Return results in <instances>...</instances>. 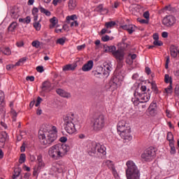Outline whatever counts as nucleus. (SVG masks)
<instances>
[{
	"instance_id": "6e6552de",
	"label": "nucleus",
	"mask_w": 179,
	"mask_h": 179,
	"mask_svg": "<svg viewBox=\"0 0 179 179\" xmlns=\"http://www.w3.org/2000/svg\"><path fill=\"white\" fill-rule=\"evenodd\" d=\"M134 96L138 100H141L140 103H148L149 100H150V92H143L141 93L137 92L136 93H134Z\"/></svg>"
},
{
	"instance_id": "20e7f679",
	"label": "nucleus",
	"mask_w": 179,
	"mask_h": 179,
	"mask_svg": "<svg viewBox=\"0 0 179 179\" xmlns=\"http://www.w3.org/2000/svg\"><path fill=\"white\" fill-rule=\"evenodd\" d=\"M57 132L52 130L39 134L38 138L41 140L43 145H51L57 140Z\"/></svg>"
},
{
	"instance_id": "473e14b6",
	"label": "nucleus",
	"mask_w": 179,
	"mask_h": 179,
	"mask_svg": "<svg viewBox=\"0 0 179 179\" xmlns=\"http://www.w3.org/2000/svg\"><path fill=\"white\" fill-rule=\"evenodd\" d=\"M98 146H99V143H94L92 145L91 149L90 150V153H93L94 155V153H96V151L98 149Z\"/></svg>"
},
{
	"instance_id": "864d4df0",
	"label": "nucleus",
	"mask_w": 179,
	"mask_h": 179,
	"mask_svg": "<svg viewBox=\"0 0 179 179\" xmlns=\"http://www.w3.org/2000/svg\"><path fill=\"white\" fill-rule=\"evenodd\" d=\"M3 52L5 55H10V49L6 48L3 50Z\"/></svg>"
},
{
	"instance_id": "4be33fe9",
	"label": "nucleus",
	"mask_w": 179,
	"mask_h": 179,
	"mask_svg": "<svg viewBox=\"0 0 179 179\" xmlns=\"http://www.w3.org/2000/svg\"><path fill=\"white\" fill-rule=\"evenodd\" d=\"M38 9H39L41 13H43L44 15H45V16H51V12L50 10L44 8V7H43V6L39 5Z\"/></svg>"
},
{
	"instance_id": "f704fd0d",
	"label": "nucleus",
	"mask_w": 179,
	"mask_h": 179,
	"mask_svg": "<svg viewBox=\"0 0 179 179\" xmlns=\"http://www.w3.org/2000/svg\"><path fill=\"white\" fill-rule=\"evenodd\" d=\"M164 82H165V83H170V85H171V82H173V78H171V77H170V76L169 74H165Z\"/></svg>"
},
{
	"instance_id": "e2e57ef3",
	"label": "nucleus",
	"mask_w": 179,
	"mask_h": 179,
	"mask_svg": "<svg viewBox=\"0 0 179 179\" xmlns=\"http://www.w3.org/2000/svg\"><path fill=\"white\" fill-rule=\"evenodd\" d=\"M85 48H86V44H83V45L77 46V50L78 51H81V50H83Z\"/></svg>"
},
{
	"instance_id": "f3484780",
	"label": "nucleus",
	"mask_w": 179,
	"mask_h": 179,
	"mask_svg": "<svg viewBox=\"0 0 179 179\" xmlns=\"http://www.w3.org/2000/svg\"><path fill=\"white\" fill-rule=\"evenodd\" d=\"M51 170H52L54 173H62L61 166H59V164L55 162L52 164Z\"/></svg>"
},
{
	"instance_id": "de8ad7c7",
	"label": "nucleus",
	"mask_w": 179,
	"mask_h": 179,
	"mask_svg": "<svg viewBox=\"0 0 179 179\" xmlns=\"http://www.w3.org/2000/svg\"><path fill=\"white\" fill-rule=\"evenodd\" d=\"M15 174L13 176V177H19L20 176V169H16L14 170Z\"/></svg>"
},
{
	"instance_id": "ddd939ff",
	"label": "nucleus",
	"mask_w": 179,
	"mask_h": 179,
	"mask_svg": "<svg viewBox=\"0 0 179 179\" xmlns=\"http://www.w3.org/2000/svg\"><path fill=\"white\" fill-rule=\"evenodd\" d=\"M93 60H90L87 64L83 66L82 71H83V72H89V71H92V69H93Z\"/></svg>"
},
{
	"instance_id": "a878e982",
	"label": "nucleus",
	"mask_w": 179,
	"mask_h": 179,
	"mask_svg": "<svg viewBox=\"0 0 179 179\" xmlns=\"http://www.w3.org/2000/svg\"><path fill=\"white\" fill-rule=\"evenodd\" d=\"M16 27H17V22H13L8 27V31H10L11 33H13L15 30L16 29Z\"/></svg>"
},
{
	"instance_id": "5701e85b",
	"label": "nucleus",
	"mask_w": 179,
	"mask_h": 179,
	"mask_svg": "<svg viewBox=\"0 0 179 179\" xmlns=\"http://www.w3.org/2000/svg\"><path fill=\"white\" fill-rule=\"evenodd\" d=\"M103 69H104V71H106V72H103L104 76H108V75H110V72H111V66H110V64L106 63L103 65Z\"/></svg>"
},
{
	"instance_id": "a211bd4d",
	"label": "nucleus",
	"mask_w": 179,
	"mask_h": 179,
	"mask_svg": "<svg viewBox=\"0 0 179 179\" xmlns=\"http://www.w3.org/2000/svg\"><path fill=\"white\" fill-rule=\"evenodd\" d=\"M156 107H157L156 102H152L150 103L148 108V111L150 115H155V114L156 113Z\"/></svg>"
},
{
	"instance_id": "1a4fd4ad",
	"label": "nucleus",
	"mask_w": 179,
	"mask_h": 179,
	"mask_svg": "<svg viewBox=\"0 0 179 179\" xmlns=\"http://www.w3.org/2000/svg\"><path fill=\"white\" fill-rule=\"evenodd\" d=\"M162 24L166 27H173L176 24V17L173 15H166L162 20Z\"/></svg>"
},
{
	"instance_id": "69168bd1",
	"label": "nucleus",
	"mask_w": 179,
	"mask_h": 179,
	"mask_svg": "<svg viewBox=\"0 0 179 179\" xmlns=\"http://www.w3.org/2000/svg\"><path fill=\"white\" fill-rule=\"evenodd\" d=\"M60 142H62V143H65V142H66V141H68V138L65 136H62L59 138Z\"/></svg>"
},
{
	"instance_id": "5fc2aeb1",
	"label": "nucleus",
	"mask_w": 179,
	"mask_h": 179,
	"mask_svg": "<svg viewBox=\"0 0 179 179\" xmlns=\"http://www.w3.org/2000/svg\"><path fill=\"white\" fill-rule=\"evenodd\" d=\"M101 40L102 41H104L105 43L106 41H110V36L108 35H105L101 37Z\"/></svg>"
},
{
	"instance_id": "aec40b11",
	"label": "nucleus",
	"mask_w": 179,
	"mask_h": 179,
	"mask_svg": "<svg viewBox=\"0 0 179 179\" xmlns=\"http://www.w3.org/2000/svg\"><path fill=\"white\" fill-rule=\"evenodd\" d=\"M10 15L13 19H18L19 13L17 12V10L15 8H11L10 10Z\"/></svg>"
},
{
	"instance_id": "9d476101",
	"label": "nucleus",
	"mask_w": 179,
	"mask_h": 179,
	"mask_svg": "<svg viewBox=\"0 0 179 179\" xmlns=\"http://www.w3.org/2000/svg\"><path fill=\"white\" fill-rule=\"evenodd\" d=\"M120 135L122 139L125 141H131L132 139V136H131V127H128L123 131L120 132Z\"/></svg>"
},
{
	"instance_id": "2eb2a0df",
	"label": "nucleus",
	"mask_w": 179,
	"mask_h": 179,
	"mask_svg": "<svg viewBox=\"0 0 179 179\" xmlns=\"http://www.w3.org/2000/svg\"><path fill=\"white\" fill-rule=\"evenodd\" d=\"M8 134L5 132L0 134V148H3L6 142Z\"/></svg>"
},
{
	"instance_id": "338daca9",
	"label": "nucleus",
	"mask_w": 179,
	"mask_h": 179,
	"mask_svg": "<svg viewBox=\"0 0 179 179\" xmlns=\"http://www.w3.org/2000/svg\"><path fill=\"white\" fill-rule=\"evenodd\" d=\"M26 80H30V82H34V76H27Z\"/></svg>"
},
{
	"instance_id": "58836bf2",
	"label": "nucleus",
	"mask_w": 179,
	"mask_h": 179,
	"mask_svg": "<svg viewBox=\"0 0 179 179\" xmlns=\"http://www.w3.org/2000/svg\"><path fill=\"white\" fill-rule=\"evenodd\" d=\"M136 28V27L135 25L129 24V31H128L129 34H132V33H134V31H135Z\"/></svg>"
},
{
	"instance_id": "603ef678",
	"label": "nucleus",
	"mask_w": 179,
	"mask_h": 179,
	"mask_svg": "<svg viewBox=\"0 0 179 179\" xmlns=\"http://www.w3.org/2000/svg\"><path fill=\"white\" fill-rule=\"evenodd\" d=\"M169 64H170V56H166L165 69H169Z\"/></svg>"
},
{
	"instance_id": "c03bdc74",
	"label": "nucleus",
	"mask_w": 179,
	"mask_h": 179,
	"mask_svg": "<svg viewBox=\"0 0 179 179\" xmlns=\"http://www.w3.org/2000/svg\"><path fill=\"white\" fill-rule=\"evenodd\" d=\"M32 47H35V48H40V41H34L31 43Z\"/></svg>"
},
{
	"instance_id": "0e129e2a",
	"label": "nucleus",
	"mask_w": 179,
	"mask_h": 179,
	"mask_svg": "<svg viewBox=\"0 0 179 179\" xmlns=\"http://www.w3.org/2000/svg\"><path fill=\"white\" fill-rule=\"evenodd\" d=\"M175 94H176V96H179V85H176Z\"/></svg>"
},
{
	"instance_id": "6e6d98bb",
	"label": "nucleus",
	"mask_w": 179,
	"mask_h": 179,
	"mask_svg": "<svg viewBox=\"0 0 179 179\" xmlns=\"http://www.w3.org/2000/svg\"><path fill=\"white\" fill-rule=\"evenodd\" d=\"M36 71L40 73H43V71H44V67L43 66H38L36 67Z\"/></svg>"
},
{
	"instance_id": "f8f14e48",
	"label": "nucleus",
	"mask_w": 179,
	"mask_h": 179,
	"mask_svg": "<svg viewBox=\"0 0 179 179\" xmlns=\"http://www.w3.org/2000/svg\"><path fill=\"white\" fill-rule=\"evenodd\" d=\"M127 128H129V127H128V124H127V122H125L124 120H120L117 123V131L124 132V131H125V129H127Z\"/></svg>"
},
{
	"instance_id": "37998d69",
	"label": "nucleus",
	"mask_w": 179,
	"mask_h": 179,
	"mask_svg": "<svg viewBox=\"0 0 179 179\" xmlns=\"http://www.w3.org/2000/svg\"><path fill=\"white\" fill-rule=\"evenodd\" d=\"M116 49L117 48H115V45H110V46H109V49L108 50V52H111L113 54V55H114V52H115Z\"/></svg>"
},
{
	"instance_id": "c85d7f7f",
	"label": "nucleus",
	"mask_w": 179,
	"mask_h": 179,
	"mask_svg": "<svg viewBox=\"0 0 179 179\" xmlns=\"http://www.w3.org/2000/svg\"><path fill=\"white\" fill-rule=\"evenodd\" d=\"M97 8L98 11L100 12V13H102V15H107V13H108V9L103 8V5H99Z\"/></svg>"
},
{
	"instance_id": "9b49d317",
	"label": "nucleus",
	"mask_w": 179,
	"mask_h": 179,
	"mask_svg": "<svg viewBox=\"0 0 179 179\" xmlns=\"http://www.w3.org/2000/svg\"><path fill=\"white\" fill-rule=\"evenodd\" d=\"M113 57L121 62V61H124V57H125V53L122 51V50H117L113 52Z\"/></svg>"
},
{
	"instance_id": "b1692460",
	"label": "nucleus",
	"mask_w": 179,
	"mask_h": 179,
	"mask_svg": "<svg viewBox=\"0 0 179 179\" xmlns=\"http://www.w3.org/2000/svg\"><path fill=\"white\" fill-rule=\"evenodd\" d=\"M38 10H40V9H38V7H34L32 9V15L34 16V22H37L38 19Z\"/></svg>"
},
{
	"instance_id": "423d86ee",
	"label": "nucleus",
	"mask_w": 179,
	"mask_h": 179,
	"mask_svg": "<svg viewBox=\"0 0 179 179\" xmlns=\"http://www.w3.org/2000/svg\"><path fill=\"white\" fill-rule=\"evenodd\" d=\"M156 156V150L153 148H149L141 154V159L143 162H152Z\"/></svg>"
},
{
	"instance_id": "cd10ccee",
	"label": "nucleus",
	"mask_w": 179,
	"mask_h": 179,
	"mask_svg": "<svg viewBox=\"0 0 179 179\" xmlns=\"http://www.w3.org/2000/svg\"><path fill=\"white\" fill-rule=\"evenodd\" d=\"M103 164L107 166V167L110 169V170H113V169L115 168V166H114V164L113 163V161L110 160H106L103 162Z\"/></svg>"
},
{
	"instance_id": "c756f323",
	"label": "nucleus",
	"mask_w": 179,
	"mask_h": 179,
	"mask_svg": "<svg viewBox=\"0 0 179 179\" xmlns=\"http://www.w3.org/2000/svg\"><path fill=\"white\" fill-rule=\"evenodd\" d=\"M68 6L70 10H73L76 8V2H74L73 0H69Z\"/></svg>"
},
{
	"instance_id": "052dcab7",
	"label": "nucleus",
	"mask_w": 179,
	"mask_h": 179,
	"mask_svg": "<svg viewBox=\"0 0 179 179\" xmlns=\"http://www.w3.org/2000/svg\"><path fill=\"white\" fill-rule=\"evenodd\" d=\"M150 16V14L149 13V11H145L143 13V17H145V19H146L147 20H148Z\"/></svg>"
},
{
	"instance_id": "a19ab883",
	"label": "nucleus",
	"mask_w": 179,
	"mask_h": 179,
	"mask_svg": "<svg viewBox=\"0 0 179 179\" xmlns=\"http://www.w3.org/2000/svg\"><path fill=\"white\" fill-rule=\"evenodd\" d=\"M137 21L142 24H148L149 23V20L142 19L141 17L137 18Z\"/></svg>"
},
{
	"instance_id": "2f4dec72",
	"label": "nucleus",
	"mask_w": 179,
	"mask_h": 179,
	"mask_svg": "<svg viewBox=\"0 0 179 179\" xmlns=\"http://www.w3.org/2000/svg\"><path fill=\"white\" fill-rule=\"evenodd\" d=\"M19 22L20 23H26L27 24H29V23L31 22V19L30 18V16H27L25 18H20Z\"/></svg>"
},
{
	"instance_id": "412c9836",
	"label": "nucleus",
	"mask_w": 179,
	"mask_h": 179,
	"mask_svg": "<svg viewBox=\"0 0 179 179\" xmlns=\"http://www.w3.org/2000/svg\"><path fill=\"white\" fill-rule=\"evenodd\" d=\"M51 89V83L48 81H45L42 84V90L43 92H48Z\"/></svg>"
},
{
	"instance_id": "4468645a",
	"label": "nucleus",
	"mask_w": 179,
	"mask_h": 179,
	"mask_svg": "<svg viewBox=\"0 0 179 179\" xmlns=\"http://www.w3.org/2000/svg\"><path fill=\"white\" fill-rule=\"evenodd\" d=\"M56 93H57L59 96H61V97H64V99H71V93L67 92L62 89H57Z\"/></svg>"
},
{
	"instance_id": "72a5a7b5",
	"label": "nucleus",
	"mask_w": 179,
	"mask_h": 179,
	"mask_svg": "<svg viewBox=\"0 0 179 179\" xmlns=\"http://www.w3.org/2000/svg\"><path fill=\"white\" fill-rule=\"evenodd\" d=\"M146 90H147L146 85H141L140 87V90L136 89L134 93H138V92L141 93H146Z\"/></svg>"
},
{
	"instance_id": "774afa93",
	"label": "nucleus",
	"mask_w": 179,
	"mask_h": 179,
	"mask_svg": "<svg viewBox=\"0 0 179 179\" xmlns=\"http://www.w3.org/2000/svg\"><path fill=\"white\" fill-rule=\"evenodd\" d=\"M106 33H111V31H108V30H107V28L102 29L101 31V34H106Z\"/></svg>"
},
{
	"instance_id": "e433bc0d",
	"label": "nucleus",
	"mask_w": 179,
	"mask_h": 179,
	"mask_svg": "<svg viewBox=\"0 0 179 179\" xmlns=\"http://www.w3.org/2000/svg\"><path fill=\"white\" fill-rule=\"evenodd\" d=\"M34 29L37 30L38 31L41 29V24H40V22L35 21L33 24Z\"/></svg>"
},
{
	"instance_id": "7c9ffc66",
	"label": "nucleus",
	"mask_w": 179,
	"mask_h": 179,
	"mask_svg": "<svg viewBox=\"0 0 179 179\" xmlns=\"http://www.w3.org/2000/svg\"><path fill=\"white\" fill-rule=\"evenodd\" d=\"M115 24H117V23H115V21H110L105 23V27L106 29H113Z\"/></svg>"
},
{
	"instance_id": "393cba45",
	"label": "nucleus",
	"mask_w": 179,
	"mask_h": 179,
	"mask_svg": "<svg viewBox=\"0 0 179 179\" xmlns=\"http://www.w3.org/2000/svg\"><path fill=\"white\" fill-rule=\"evenodd\" d=\"M50 131H53L55 132H57V127L52 126L51 124H45V131L50 132Z\"/></svg>"
},
{
	"instance_id": "bb28decb",
	"label": "nucleus",
	"mask_w": 179,
	"mask_h": 179,
	"mask_svg": "<svg viewBox=\"0 0 179 179\" xmlns=\"http://www.w3.org/2000/svg\"><path fill=\"white\" fill-rule=\"evenodd\" d=\"M171 56L173 58H177V56L178 55V51L177 50V49H176V48H174V46L171 48Z\"/></svg>"
},
{
	"instance_id": "6ab92c4d",
	"label": "nucleus",
	"mask_w": 179,
	"mask_h": 179,
	"mask_svg": "<svg viewBox=\"0 0 179 179\" xmlns=\"http://www.w3.org/2000/svg\"><path fill=\"white\" fill-rule=\"evenodd\" d=\"M106 150V148H105L104 145H101L99 143H98V148L96 150L98 153H99L100 155H102V156H106V155H107V152Z\"/></svg>"
},
{
	"instance_id": "79ce46f5",
	"label": "nucleus",
	"mask_w": 179,
	"mask_h": 179,
	"mask_svg": "<svg viewBox=\"0 0 179 179\" xmlns=\"http://www.w3.org/2000/svg\"><path fill=\"white\" fill-rule=\"evenodd\" d=\"M166 139H167V141L174 140V136L173 135V133H171V131H169L167 133Z\"/></svg>"
},
{
	"instance_id": "a18cd8bd",
	"label": "nucleus",
	"mask_w": 179,
	"mask_h": 179,
	"mask_svg": "<svg viewBox=\"0 0 179 179\" xmlns=\"http://www.w3.org/2000/svg\"><path fill=\"white\" fill-rule=\"evenodd\" d=\"M57 44H60V45H64L65 44V38H60L57 41Z\"/></svg>"
},
{
	"instance_id": "ea45409f",
	"label": "nucleus",
	"mask_w": 179,
	"mask_h": 179,
	"mask_svg": "<svg viewBox=\"0 0 179 179\" xmlns=\"http://www.w3.org/2000/svg\"><path fill=\"white\" fill-rule=\"evenodd\" d=\"M173 90V81H171V84L168 86L167 88H165L166 93H171Z\"/></svg>"
},
{
	"instance_id": "49530a36",
	"label": "nucleus",
	"mask_w": 179,
	"mask_h": 179,
	"mask_svg": "<svg viewBox=\"0 0 179 179\" xmlns=\"http://www.w3.org/2000/svg\"><path fill=\"white\" fill-rule=\"evenodd\" d=\"M5 109V102H3V99H0V111H3Z\"/></svg>"
},
{
	"instance_id": "bf43d9fd",
	"label": "nucleus",
	"mask_w": 179,
	"mask_h": 179,
	"mask_svg": "<svg viewBox=\"0 0 179 179\" xmlns=\"http://www.w3.org/2000/svg\"><path fill=\"white\" fill-rule=\"evenodd\" d=\"M50 22L51 24H57L58 23V21L57 20V17H53L52 18H51L50 20Z\"/></svg>"
},
{
	"instance_id": "4c0bfd02",
	"label": "nucleus",
	"mask_w": 179,
	"mask_h": 179,
	"mask_svg": "<svg viewBox=\"0 0 179 179\" xmlns=\"http://www.w3.org/2000/svg\"><path fill=\"white\" fill-rule=\"evenodd\" d=\"M24 162H26V154H21L19 159V163L22 164Z\"/></svg>"
},
{
	"instance_id": "c9c22d12",
	"label": "nucleus",
	"mask_w": 179,
	"mask_h": 179,
	"mask_svg": "<svg viewBox=\"0 0 179 179\" xmlns=\"http://www.w3.org/2000/svg\"><path fill=\"white\" fill-rule=\"evenodd\" d=\"M75 19H78V16H76V15H68L66 17V20H67V23H69V22H71V20H75Z\"/></svg>"
},
{
	"instance_id": "dca6fc26",
	"label": "nucleus",
	"mask_w": 179,
	"mask_h": 179,
	"mask_svg": "<svg viewBox=\"0 0 179 179\" xmlns=\"http://www.w3.org/2000/svg\"><path fill=\"white\" fill-rule=\"evenodd\" d=\"M78 66L76 63H73L71 64H67L63 66V71H75Z\"/></svg>"
},
{
	"instance_id": "7ed1b4c3",
	"label": "nucleus",
	"mask_w": 179,
	"mask_h": 179,
	"mask_svg": "<svg viewBox=\"0 0 179 179\" xmlns=\"http://www.w3.org/2000/svg\"><path fill=\"white\" fill-rule=\"evenodd\" d=\"M126 177L127 179H141V172L138 166L132 160H129L126 163Z\"/></svg>"
},
{
	"instance_id": "8fccbe9b",
	"label": "nucleus",
	"mask_w": 179,
	"mask_h": 179,
	"mask_svg": "<svg viewBox=\"0 0 179 179\" xmlns=\"http://www.w3.org/2000/svg\"><path fill=\"white\" fill-rule=\"evenodd\" d=\"M41 101H43V99L40 96H38L36 103H35V106L38 107V106H40V104H41Z\"/></svg>"
},
{
	"instance_id": "39448f33",
	"label": "nucleus",
	"mask_w": 179,
	"mask_h": 179,
	"mask_svg": "<svg viewBox=\"0 0 179 179\" xmlns=\"http://www.w3.org/2000/svg\"><path fill=\"white\" fill-rule=\"evenodd\" d=\"M92 128L94 131H101L106 127V116L99 115L92 120Z\"/></svg>"
},
{
	"instance_id": "09e8293b",
	"label": "nucleus",
	"mask_w": 179,
	"mask_h": 179,
	"mask_svg": "<svg viewBox=\"0 0 179 179\" xmlns=\"http://www.w3.org/2000/svg\"><path fill=\"white\" fill-rule=\"evenodd\" d=\"M154 45H157L158 47H162L163 45V42L162 41H154L153 42Z\"/></svg>"
},
{
	"instance_id": "f257e3e1",
	"label": "nucleus",
	"mask_w": 179,
	"mask_h": 179,
	"mask_svg": "<svg viewBox=\"0 0 179 179\" xmlns=\"http://www.w3.org/2000/svg\"><path fill=\"white\" fill-rule=\"evenodd\" d=\"M69 152V146L65 144H56L52 146L48 151L49 156L54 160L62 159Z\"/></svg>"
},
{
	"instance_id": "3c124183",
	"label": "nucleus",
	"mask_w": 179,
	"mask_h": 179,
	"mask_svg": "<svg viewBox=\"0 0 179 179\" xmlns=\"http://www.w3.org/2000/svg\"><path fill=\"white\" fill-rule=\"evenodd\" d=\"M10 113L13 115V116L14 117V121H16V120L15 118H16V117H17V113H16V110H15V109L10 108Z\"/></svg>"
},
{
	"instance_id": "f03ea898",
	"label": "nucleus",
	"mask_w": 179,
	"mask_h": 179,
	"mask_svg": "<svg viewBox=\"0 0 179 179\" xmlns=\"http://www.w3.org/2000/svg\"><path fill=\"white\" fill-rule=\"evenodd\" d=\"M64 129L70 135L75 134L76 128H79V126L75 122V115L73 114L64 116Z\"/></svg>"
},
{
	"instance_id": "13d9d810",
	"label": "nucleus",
	"mask_w": 179,
	"mask_h": 179,
	"mask_svg": "<svg viewBox=\"0 0 179 179\" xmlns=\"http://www.w3.org/2000/svg\"><path fill=\"white\" fill-rule=\"evenodd\" d=\"M171 150H170V154L171 155H176V153L177 152V151L176 150V147H170Z\"/></svg>"
},
{
	"instance_id": "4d7b16f0",
	"label": "nucleus",
	"mask_w": 179,
	"mask_h": 179,
	"mask_svg": "<svg viewBox=\"0 0 179 179\" xmlns=\"http://www.w3.org/2000/svg\"><path fill=\"white\" fill-rule=\"evenodd\" d=\"M111 171L115 178H118V173L117 172V170H115V168H113V169H111Z\"/></svg>"
},
{
	"instance_id": "680f3d73",
	"label": "nucleus",
	"mask_w": 179,
	"mask_h": 179,
	"mask_svg": "<svg viewBox=\"0 0 179 179\" xmlns=\"http://www.w3.org/2000/svg\"><path fill=\"white\" fill-rule=\"evenodd\" d=\"M73 26L78 27V26H79V22H78V21L71 22V27H73Z\"/></svg>"
},
{
	"instance_id": "0eeeda50",
	"label": "nucleus",
	"mask_w": 179,
	"mask_h": 179,
	"mask_svg": "<svg viewBox=\"0 0 179 179\" xmlns=\"http://www.w3.org/2000/svg\"><path fill=\"white\" fill-rule=\"evenodd\" d=\"M36 162V166H34L33 172V176L34 177L38 176V173L45 167V163H44V161L43 160V155L41 154L37 156Z\"/></svg>"
}]
</instances>
